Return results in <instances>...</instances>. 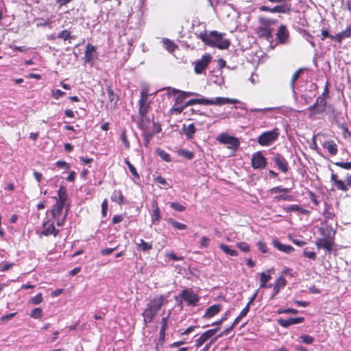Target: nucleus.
Instances as JSON below:
<instances>
[{"label":"nucleus","mask_w":351,"mask_h":351,"mask_svg":"<svg viewBox=\"0 0 351 351\" xmlns=\"http://www.w3.org/2000/svg\"><path fill=\"white\" fill-rule=\"evenodd\" d=\"M322 40H324L327 37L331 38L332 40H333L335 38V36H332V35L329 34L328 31L326 30V29H323L322 31Z\"/></svg>","instance_id":"60"},{"label":"nucleus","mask_w":351,"mask_h":351,"mask_svg":"<svg viewBox=\"0 0 351 351\" xmlns=\"http://www.w3.org/2000/svg\"><path fill=\"white\" fill-rule=\"evenodd\" d=\"M271 193H289L291 191V189L289 188H284L280 186H276L272 188L270 190Z\"/></svg>","instance_id":"42"},{"label":"nucleus","mask_w":351,"mask_h":351,"mask_svg":"<svg viewBox=\"0 0 351 351\" xmlns=\"http://www.w3.org/2000/svg\"><path fill=\"white\" fill-rule=\"evenodd\" d=\"M303 69H298L292 75L291 82H290V86L293 90V92H295V82L298 79L300 74L302 73Z\"/></svg>","instance_id":"32"},{"label":"nucleus","mask_w":351,"mask_h":351,"mask_svg":"<svg viewBox=\"0 0 351 351\" xmlns=\"http://www.w3.org/2000/svg\"><path fill=\"white\" fill-rule=\"evenodd\" d=\"M237 247L243 252H248L250 250V246L248 244L244 242L238 243L237 244Z\"/></svg>","instance_id":"55"},{"label":"nucleus","mask_w":351,"mask_h":351,"mask_svg":"<svg viewBox=\"0 0 351 351\" xmlns=\"http://www.w3.org/2000/svg\"><path fill=\"white\" fill-rule=\"evenodd\" d=\"M340 34H341L343 39L350 37L351 36V25L348 26L346 27V29L344 31L340 32Z\"/></svg>","instance_id":"53"},{"label":"nucleus","mask_w":351,"mask_h":351,"mask_svg":"<svg viewBox=\"0 0 351 351\" xmlns=\"http://www.w3.org/2000/svg\"><path fill=\"white\" fill-rule=\"evenodd\" d=\"M59 232V230L56 229L53 223L50 221H47L43 224V232L42 234L45 236L53 234L56 236Z\"/></svg>","instance_id":"12"},{"label":"nucleus","mask_w":351,"mask_h":351,"mask_svg":"<svg viewBox=\"0 0 351 351\" xmlns=\"http://www.w3.org/2000/svg\"><path fill=\"white\" fill-rule=\"evenodd\" d=\"M162 43L165 48L169 52H173L176 48L175 44L170 40L165 38L162 40Z\"/></svg>","instance_id":"34"},{"label":"nucleus","mask_w":351,"mask_h":351,"mask_svg":"<svg viewBox=\"0 0 351 351\" xmlns=\"http://www.w3.org/2000/svg\"><path fill=\"white\" fill-rule=\"evenodd\" d=\"M116 248L117 247L103 249L101 250V254L103 256L108 255L113 252L116 250Z\"/></svg>","instance_id":"58"},{"label":"nucleus","mask_w":351,"mask_h":351,"mask_svg":"<svg viewBox=\"0 0 351 351\" xmlns=\"http://www.w3.org/2000/svg\"><path fill=\"white\" fill-rule=\"evenodd\" d=\"M218 328L210 329L206 330L196 340L195 343L197 347L202 346L205 342L211 339L217 332Z\"/></svg>","instance_id":"11"},{"label":"nucleus","mask_w":351,"mask_h":351,"mask_svg":"<svg viewBox=\"0 0 351 351\" xmlns=\"http://www.w3.org/2000/svg\"><path fill=\"white\" fill-rule=\"evenodd\" d=\"M42 301H43V297H42V294L40 293L37 294L36 296L32 298L30 300V302L33 304H39L40 303L42 302Z\"/></svg>","instance_id":"49"},{"label":"nucleus","mask_w":351,"mask_h":351,"mask_svg":"<svg viewBox=\"0 0 351 351\" xmlns=\"http://www.w3.org/2000/svg\"><path fill=\"white\" fill-rule=\"evenodd\" d=\"M333 244L332 239H326L322 238L319 239L316 241V245L318 249H324L328 252H330L332 250V246Z\"/></svg>","instance_id":"17"},{"label":"nucleus","mask_w":351,"mask_h":351,"mask_svg":"<svg viewBox=\"0 0 351 351\" xmlns=\"http://www.w3.org/2000/svg\"><path fill=\"white\" fill-rule=\"evenodd\" d=\"M64 205L56 203L51 210V214L58 226L63 225L64 220L67 216V213L62 214V210Z\"/></svg>","instance_id":"6"},{"label":"nucleus","mask_w":351,"mask_h":351,"mask_svg":"<svg viewBox=\"0 0 351 351\" xmlns=\"http://www.w3.org/2000/svg\"><path fill=\"white\" fill-rule=\"evenodd\" d=\"M273 160L280 170H281L284 173L287 172L288 163L285 158L281 154H277L276 155H275L274 157L273 158Z\"/></svg>","instance_id":"14"},{"label":"nucleus","mask_w":351,"mask_h":351,"mask_svg":"<svg viewBox=\"0 0 351 351\" xmlns=\"http://www.w3.org/2000/svg\"><path fill=\"white\" fill-rule=\"evenodd\" d=\"M335 184L339 190H341L343 191H347L348 190V188L346 186L344 182L341 180L337 181Z\"/></svg>","instance_id":"47"},{"label":"nucleus","mask_w":351,"mask_h":351,"mask_svg":"<svg viewBox=\"0 0 351 351\" xmlns=\"http://www.w3.org/2000/svg\"><path fill=\"white\" fill-rule=\"evenodd\" d=\"M121 140L122 141L123 143L124 144L125 148L127 149H129L130 147V143L127 138V136H126V132L125 130H122L121 131Z\"/></svg>","instance_id":"43"},{"label":"nucleus","mask_w":351,"mask_h":351,"mask_svg":"<svg viewBox=\"0 0 351 351\" xmlns=\"http://www.w3.org/2000/svg\"><path fill=\"white\" fill-rule=\"evenodd\" d=\"M258 34L267 39L271 38V28L261 26L258 27Z\"/></svg>","instance_id":"27"},{"label":"nucleus","mask_w":351,"mask_h":351,"mask_svg":"<svg viewBox=\"0 0 351 351\" xmlns=\"http://www.w3.org/2000/svg\"><path fill=\"white\" fill-rule=\"evenodd\" d=\"M280 135L279 130L274 128L273 130L267 131L261 134L257 139V142L262 146H269L277 140Z\"/></svg>","instance_id":"3"},{"label":"nucleus","mask_w":351,"mask_h":351,"mask_svg":"<svg viewBox=\"0 0 351 351\" xmlns=\"http://www.w3.org/2000/svg\"><path fill=\"white\" fill-rule=\"evenodd\" d=\"M274 199L276 201L285 200V201H291L293 200V197L291 195H276Z\"/></svg>","instance_id":"51"},{"label":"nucleus","mask_w":351,"mask_h":351,"mask_svg":"<svg viewBox=\"0 0 351 351\" xmlns=\"http://www.w3.org/2000/svg\"><path fill=\"white\" fill-rule=\"evenodd\" d=\"M271 274H270V270H267L266 272H262L261 274V283H260V287H270L271 285L267 286L266 283L271 279Z\"/></svg>","instance_id":"26"},{"label":"nucleus","mask_w":351,"mask_h":351,"mask_svg":"<svg viewBox=\"0 0 351 351\" xmlns=\"http://www.w3.org/2000/svg\"><path fill=\"white\" fill-rule=\"evenodd\" d=\"M286 280L282 276H280L275 282L274 287V293L271 297L273 299L280 291V289L284 287L286 285Z\"/></svg>","instance_id":"21"},{"label":"nucleus","mask_w":351,"mask_h":351,"mask_svg":"<svg viewBox=\"0 0 351 351\" xmlns=\"http://www.w3.org/2000/svg\"><path fill=\"white\" fill-rule=\"evenodd\" d=\"M326 100L324 96H319L315 104L308 107V117L313 119L316 115L325 112L326 106Z\"/></svg>","instance_id":"5"},{"label":"nucleus","mask_w":351,"mask_h":351,"mask_svg":"<svg viewBox=\"0 0 351 351\" xmlns=\"http://www.w3.org/2000/svg\"><path fill=\"white\" fill-rule=\"evenodd\" d=\"M140 242L137 243L138 249L142 251H148L152 248L151 243L145 242L143 239H140Z\"/></svg>","instance_id":"33"},{"label":"nucleus","mask_w":351,"mask_h":351,"mask_svg":"<svg viewBox=\"0 0 351 351\" xmlns=\"http://www.w3.org/2000/svg\"><path fill=\"white\" fill-rule=\"evenodd\" d=\"M276 37L278 40L282 44L286 43L289 38V32L287 29V27L284 25H281L278 29Z\"/></svg>","instance_id":"16"},{"label":"nucleus","mask_w":351,"mask_h":351,"mask_svg":"<svg viewBox=\"0 0 351 351\" xmlns=\"http://www.w3.org/2000/svg\"><path fill=\"white\" fill-rule=\"evenodd\" d=\"M58 197H55L56 202L62 205L65 204L67 199L66 189L64 186H60L58 191Z\"/></svg>","instance_id":"24"},{"label":"nucleus","mask_w":351,"mask_h":351,"mask_svg":"<svg viewBox=\"0 0 351 351\" xmlns=\"http://www.w3.org/2000/svg\"><path fill=\"white\" fill-rule=\"evenodd\" d=\"M219 247L224 253L229 256H236L238 255V253L235 250L230 249L227 245L221 243L219 245Z\"/></svg>","instance_id":"30"},{"label":"nucleus","mask_w":351,"mask_h":351,"mask_svg":"<svg viewBox=\"0 0 351 351\" xmlns=\"http://www.w3.org/2000/svg\"><path fill=\"white\" fill-rule=\"evenodd\" d=\"M258 250L263 252L266 253L267 252L266 244L262 241H258L257 243Z\"/></svg>","instance_id":"56"},{"label":"nucleus","mask_w":351,"mask_h":351,"mask_svg":"<svg viewBox=\"0 0 351 351\" xmlns=\"http://www.w3.org/2000/svg\"><path fill=\"white\" fill-rule=\"evenodd\" d=\"M280 5H278L272 8L271 13H282L287 14L291 10V6L288 3H280Z\"/></svg>","instance_id":"19"},{"label":"nucleus","mask_w":351,"mask_h":351,"mask_svg":"<svg viewBox=\"0 0 351 351\" xmlns=\"http://www.w3.org/2000/svg\"><path fill=\"white\" fill-rule=\"evenodd\" d=\"M166 301V297L160 295L152 299L147 304L142 315L145 324L151 323Z\"/></svg>","instance_id":"2"},{"label":"nucleus","mask_w":351,"mask_h":351,"mask_svg":"<svg viewBox=\"0 0 351 351\" xmlns=\"http://www.w3.org/2000/svg\"><path fill=\"white\" fill-rule=\"evenodd\" d=\"M298 313V311L296 310V309H294V308H285V309H283V308H279L278 310V314H282V313H292V314H297Z\"/></svg>","instance_id":"46"},{"label":"nucleus","mask_w":351,"mask_h":351,"mask_svg":"<svg viewBox=\"0 0 351 351\" xmlns=\"http://www.w3.org/2000/svg\"><path fill=\"white\" fill-rule=\"evenodd\" d=\"M153 207V215H152V221L155 223L156 221H158L160 219V210L158 206V204L156 201L152 203Z\"/></svg>","instance_id":"28"},{"label":"nucleus","mask_w":351,"mask_h":351,"mask_svg":"<svg viewBox=\"0 0 351 351\" xmlns=\"http://www.w3.org/2000/svg\"><path fill=\"white\" fill-rule=\"evenodd\" d=\"M272 243L274 246L279 251L287 254H290L294 250V248L291 245L282 244L277 239L274 240Z\"/></svg>","instance_id":"20"},{"label":"nucleus","mask_w":351,"mask_h":351,"mask_svg":"<svg viewBox=\"0 0 351 351\" xmlns=\"http://www.w3.org/2000/svg\"><path fill=\"white\" fill-rule=\"evenodd\" d=\"M304 317H294V318H289L287 319H278V323L281 326L287 328L291 325L302 323L304 322Z\"/></svg>","instance_id":"15"},{"label":"nucleus","mask_w":351,"mask_h":351,"mask_svg":"<svg viewBox=\"0 0 351 351\" xmlns=\"http://www.w3.org/2000/svg\"><path fill=\"white\" fill-rule=\"evenodd\" d=\"M181 297L189 305L191 306H196L199 301L198 295L194 292L187 289L182 290Z\"/></svg>","instance_id":"9"},{"label":"nucleus","mask_w":351,"mask_h":351,"mask_svg":"<svg viewBox=\"0 0 351 351\" xmlns=\"http://www.w3.org/2000/svg\"><path fill=\"white\" fill-rule=\"evenodd\" d=\"M303 254L305 257L312 260H315L316 258V254L314 252L307 250V249L304 250Z\"/></svg>","instance_id":"52"},{"label":"nucleus","mask_w":351,"mask_h":351,"mask_svg":"<svg viewBox=\"0 0 351 351\" xmlns=\"http://www.w3.org/2000/svg\"><path fill=\"white\" fill-rule=\"evenodd\" d=\"M178 154L179 156H183L188 160L193 159L195 156L192 152H191L188 149H181L178 150Z\"/></svg>","instance_id":"35"},{"label":"nucleus","mask_w":351,"mask_h":351,"mask_svg":"<svg viewBox=\"0 0 351 351\" xmlns=\"http://www.w3.org/2000/svg\"><path fill=\"white\" fill-rule=\"evenodd\" d=\"M258 21L261 26L267 27H270L271 25L276 23V21L275 19H268L263 16H259Z\"/></svg>","instance_id":"29"},{"label":"nucleus","mask_w":351,"mask_h":351,"mask_svg":"<svg viewBox=\"0 0 351 351\" xmlns=\"http://www.w3.org/2000/svg\"><path fill=\"white\" fill-rule=\"evenodd\" d=\"M302 342L306 344H311L313 341V338L308 335H304L300 337Z\"/></svg>","instance_id":"50"},{"label":"nucleus","mask_w":351,"mask_h":351,"mask_svg":"<svg viewBox=\"0 0 351 351\" xmlns=\"http://www.w3.org/2000/svg\"><path fill=\"white\" fill-rule=\"evenodd\" d=\"M64 94H65L64 92L58 89V90H56L55 91H53L52 95L55 99H58L60 97H61L62 96H63Z\"/></svg>","instance_id":"59"},{"label":"nucleus","mask_w":351,"mask_h":351,"mask_svg":"<svg viewBox=\"0 0 351 351\" xmlns=\"http://www.w3.org/2000/svg\"><path fill=\"white\" fill-rule=\"evenodd\" d=\"M168 222L175 228L178 230H185L186 228V226L184 223H180L178 221H175L173 219H169Z\"/></svg>","instance_id":"37"},{"label":"nucleus","mask_w":351,"mask_h":351,"mask_svg":"<svg viewBox=\"0 0 351 351\" xmlns=\"http://www.w3.org/2000/svg\"><path fill=\"white\" fill-rule=\"evenodd\" d=\"M217 140L222 144L227 145L230 149H235L239 146V141L237 138L226 134H221L217 136Z\"/></svg>","instance_id":"7"},{"label":"nucleus","mask_w":351,"mask_h":351,"mask_svg":"<svg viewBox=\"0 0 351 351\" xmlns=\"http://www.w3.org/2000/svg\"><path fill=\"white\" fill-rule=\"evenodd\" d=\"M111 199L113 202H117L119 205L123 204V195L119 191H115L111 196Z\"/></svg>","instance_id":"31"},{"label":"nucleus","mask_w":351,"mask_h":351,"mask_svg":"<svg viewBox=\"0 0 351 351\" xmlns=\"http://www.w3.org/2000/svg\"><path fill=\"white\" fill-rule=\"evenodd\" d=\"M197 104L210 105V99L206 98L196 99Z\"/></svg>","instance_id":"62"},{"label":"nucleus","mask_w":351,"mask_h":351,"mask_svg":"<svg viewBox=\"0 0 351 351\" xmlns=\"http://www.w3.org/2000/svg\"><path fill=\"white\" fill-rule=\"evenodd\" d=\"M249 311H250V304H247L245 307L241 311V313H240V314L239 315L240 316V317L243 318V317H245Z\"/></svg>","instance_id":"63"},{"label":"nucleus","mask_w":351,"mask_h":351,"mask_svg":"<svg viewBox=\"0 0 351 351\" xmlns=\"http://www.w3.org/2000/svg\"><path fill=\"white\" fill-rule=\"evenodd\" d=\"M167 257L174 261H182L183 259L181 256H178L176 254L171 252L167 254Z\"/></svg>","instance_id":"64"},{"label":"nucleus","mask_w":351,"mask_h":351,"mask_svg":"<svg viewBox=\"0 0 351 351\" xmlns=\"http://www.w3.org/2000/svg\"><path fill=\"white\" fill-rule=\"evenodd\" d=\"M221 309V305L220 304H214L209 306L206 311L205 314L204 315V318H211L217 314Z\"/></svg>","instance_id":"22"},{"label":"nucleus","mask_w":351,"mask_h":351,"mask_svg":"<svg viewBox=\"0 0 351 351\" xmlns=\"http://www.w3.org/2000/svg\"><path fill=\"white\" fill-rule=\"evenodd\" d=\"M148 88L143 87L141 91V98L138 101V113L142 118L148 121L146 115L149 109V102L148 101Z\"/></svg>","instance_id":"4"},{"label":"nucleus","mask_w":351,"mask_h":351,"mask_svg":"<svg viewBox=\"0 0 351 351\" xmlns=\"http://www.w3.org/2000/svg\"><path fill=\"white\" fill-rule=\"evenodd\" d=\"M210 239L206 237H202L200 240V245L203 247H207L209 245Z\"/></svg>","instance_id":"57"},{"label":"nucleus","mask_w":351,"mask_h":351,"mask_svg":"<svg viewBox=\"0 0 351 351\" xmlns=\"http://www.w3.org/2000/svg\"><path fill=\"white\" fill-rule=\"evenodd\" d=\"M152 136V134L151 133H149L147 131H145V132L143 134V137L145 141V146H147L149 145Z\"/></svg>","instance_id":"54"},{"label":"nucleus","mask_w":351,"mask_h":351,"mask_svg":"<svg viewBox=\"0 0 351 351\" xmlns=\"http://www.w3.org/2000/svg\"><path fill=\"white\" fill-rule=\"evenodd\" d=\"M157 153L158 154V156L165 161L166 162H170L171 161V156L170 155L167 153L166 152H165L164 150L162 149H157Z\"/></svg>","instance_id":"40"},{"label":"nucleus","mask_w":351,"mask_h":351,"mask_svg":"<svg viewBox=\"0 0 351 351\" xmlns=\"http://www.w3.org/2000/svg\"><path fill=\"white\" fill-rule=\"evenodd\" d=\"M198 38L207 45L217 47L220 49H226L230 45L229 40L223 38V34L216 31L211 32L210 34L201 32L199 34Z\"/></svg>","instance_id":"1"},{"label":"nucleus","mask_w":351,"mask_h":351,"mask_svg":"<svg viewBox=\"0 0 351 351\" xmlns=\"http://www.w3.org/2000/svg\"><path fill=\"white\" fill-rule=\"evenodd\" d=\"M284 210L287 213H289V212H298V213H302L304 212V210L300 205H298V204H293V205L289 206L287 207H285L284 208Z\"/></svg>","instance_id":"36"},{"label":"nucleus","mask_w":351,"mask_h":351,"mask_svg":"<svg viewBox=\"0 0 351 351\" xmlns=\"http://www.w3.org/2000/svg\"><path fill=\"white\" fill-rule=\"evenodd\" d=\"M252 166L255 169H263L267 165L266 158L261 152H255L251 159Z\"/></svg>","instance_id":"8"},{"label":"nucleus","mask_w":351,"mask_h":351,"mask_svg":"<svg viewBox=\"0 0 351 351\" xmlns=\"http://www.w3.org/2000/svg\"><path fill=\"white\" fill-rule=\"evenodd\" d=\"M335 165L344 169H351V162H336Z\"/></svg>","instance_id":"45"},{"label":"nucleus","mask_w":351,"mask_h":351,"mask_svg":"<svg viewBox=\"0 0 351 351\" xmlns=\"http://www.w3.org/2000/svg\"><path fill=\"white\" fill-rule=\"evenodd\" d=\"M95 47L88 44L86 47L85 56H84V62L86 63L93 64L95 59Z\"/></svg>","instance_id":"18"},{"label":"nucleus","mask_w":351,"mask_h":351,"mask_svg":"<svg viewBox=\"0 0 351 351\" xmlns=\"http://www.w3.org/2000/svg\"><path fill=\"white\" fill-rule=\"evenodd\" d=\"M239 100L237 99H230L228 97H218L210 99V105L222 106L227 104H237Z\"/></svg>","instance_id":"13"},{"label":"nucleus","mask_w":351,"mask_h":351,"mask_svg":"<svg viewBox=\"0 0 351 351\" xmlns=\"http://www.w3.org/2000/svg\"><path fill=\"white\" fill-rule=\"evenodd\" d=\"M170 206L173 209L180 212H183L185 210V206L176 202H171Z\"/></svg>","instance_id":"44"},{"label":"nucleus","mask_w":351,"mask_h":351,"mask_svg":"<svg viewBox=\"0 0 351 351\" xmlns=\"http://www.w3.org/2000/svg\"><path fill=\"white\" fill-rule=\"evenodd\" d=\"M183 130L188 138H192L196 132V128L193 123H191L189 125H184Z\"/></svg>","instance_id":"25"},{"label":"nucleus","mask_w":351,"mask_h":351,"mask_svg":"<svg viewBox=\"0 0 351 351\" xmlns=\"http://www.w3.org/2000/svg\"><path fill=\"white\" fill-rule=\"evenodd\" d=\"M43 315V311L40 308H34L31 313L30 317L34 319L40 318Z\"/></svg>","instance_id":"41"},{"label":"nucleus","mask_w":351,"mask_h":351,"mask_svg":"<svg viewBox=\"0 0 351 351\" xmlns=\"http://www.w3.org/2000/svg\"><path fill=\"white\" fill-rule=\"evenodd\" d=\"M125 163L127 164L129 169H130V171L131 172V173L136 178H138L139 176L135 169V167L130 163V162L128 160H125Z\"/></svg>","instance_id":"48"},{"label":"nucleus","mask_w":351,"mask_h":351,"mask_svg":"<svg viewBox=\"0 0 351 351\" xmlns=\"http://www.w3.org/2000/svg\"><path fill=\"white\" fill-rule=\"evenodd\" d=\"M107 92L110 101L112 103L113 102L114 104H116L119 99L117 95L115 94L110 87L107 88Z\"/></svg>","instance_id":"39"},{"label":"nucleus","mask_w":351,"mask_h":351,"mask_svg":"<svg viewBox=\"0 0 351 351\" xmlns=\"http://www.w3.org/2000/svg\"><path fill=\"white\" fill-rule=\"evenodd\" d=\"M323 147L328 150V152L332 156H335L337 154L338 149L337 145L335 143V141H326L323 143Z\"/></svg>","instance_id":"23"},{"label":"nucleus","mask_w":351,"mask_h":351,"mask_svg":"<svg viewBox=\"0 0 351 351\" xmlns=\"http://www.w3.org/2000/svg\"><path fill=\"white\" fill-rule=\"evenodd\" d=\"M56 165L57 167H58L65 168L66 169H69V165L67 164L64 161H61V160L57 161L56 163Z\"/></svg>","instance_id":"61"},{"label":"nucleus","mask_w":351,"mask_h":351,"mask_svg":"<svg viewBox=\"0 0 351 351\" xmlns=\"http://www.w3.org/2000/svg\"><path fill=\"white\" fill-rule=\"evenodd\" d=\"M57 37L58 38L63 39L64 40H67L73 38L71 35V32L67 29L62 30L59 32Z\"/></svg>","instance_id":"38"},{"label":"nucleus","mask_w":351,"mask_h":351,"mask_svg":"<svg viewBox=\"0 0 351 351\" xmlns=\"http://www.w3.org/2000/svg\"><path fill=\"white\" fill-rule=\"evenodd\" d=\"M211 60V56L209 54L204 55L202 58L197 60L195 64V72L197 74H201L202 71L207 67Z\"/></svg>","instance_id":"10"}]
</instances>
